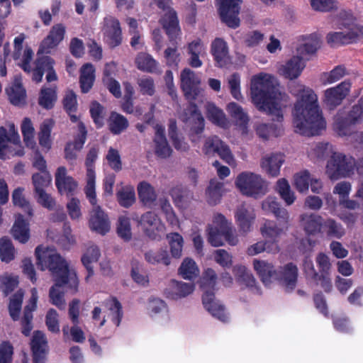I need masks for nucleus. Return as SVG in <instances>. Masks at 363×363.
<instances>
[{"label":"nucleus","mask_w":363,"mask_h":363,"mask_svg":"<svg viewBox=\"0 0 363 363\" xmlns=\"http://www.w3.org/2000/svg\"><path fill=\"white\" fill-rule=\"evenodd\" d=\"M284 157V154L272 153L262 159L261 167L269 176L277 177L280 173V168L285 161Z\"/></svg>","instance_id":"nucleus-22"},{"label":"nucleus","mask_w":363,"mask_h":363,"mask_svg":"<svg viewBox=\"0 0 363 363\" xmlns=\"http://www.w3.org/2000/svg\"><path fill=\"white\" fill-rule=\"evenodd\" d=\"M298 268L293 262L286 264L277 271L275 280L279 281L287 291L295 289L298 279Z\"/></svg>","instance_id":"nucleus-19"},{"label":"nucleus","mask_w":363,"mask_h":363,"mask_svg":"<svg viewBox=\"0 0 363 363\" xmlns=\"http://www.w3.org/2000/svg\"><path fill=\"white\" fill-rule=\"evenodd\" d=\"M23 296V291L19 289L10 298L9 312L13 321L19 320Z\"/></svg>","instance_id":"nucleus-42"},{"label":"nucleus","mask_w":363,"mask_h":363,"mask_svg":"<svg viewBox=\"0 0 363 363\" xmlns=\"http://www.w3.org/2000/svg\"><path fill=\"white\" fill-rule=\"evenodd\" d=\"M323 218L315 213H303L300 216V221L304 231L308 235H315L321 232Z\"/></svg>","instance_id":"nucleus-27"},{"label":"nucleus","mask_w":363,"mask_h":363,"mask_svg":"<svg viewBox=\"0 0 363 363\" xmlns=\"http://www.w3.org/2000/svg\"><path fill=\"white\" fill-rule=\"evenodd\" d=\"M55 182L59 193L65 194L67 196H73L78 187V182L72 177L67 175V169L64 166L57 169Z\"/></svg>","instance_id":"nucleus-16"},{"label":"nucleus","mask_w":363,"mask_h":363,"mask_svg":"<svg viewBox=\"0 0 363 363\" xmlns=\"http://www.w3.org/2000/svg\"><path fill=\"white\" fill-rule=\"evenodd\" d=\"M185 115V122L190 125V135L201 134L204 130L205 121L197 105L194 103L190 104Z\"/></svg>","instance_id":"nucleus-18"},{"label":"nucleus","mask_w":363,"mask_h":363,"mask_svg":"<svg viewBox=\"0 0 363 363\" xmlns=\"http://www.w3.org/2000/svg\"><path fill=\"white\" fill-rule=\"evenodd\" d=\"M109 131L113 135H120L125 131L129 123L128 119L123 115L116 112L111 111L107 120Z\"/></svg>","instance_id":"nucleus-34"},{"label":"nucleus","mask_w":363,"mask_h":363,"mask_svg":"<svg viewBox=\"0 0 363 363\" xmlns=\"http://www.w3.org/2000/svg\"><path fill=\"white\" fill-rule=\"evenodd\" d=\"M11 234L15 240L21 243H26L30 238V229L28 222L24 219L23 216L18 214L11 228Z\"/></svg>","instance_id":"nucleus-30"},{"label":"nucleus","mask_w":363,"mask_h":363,"mask_svg":"<svg viewBox=\"0 0 363 363\" xmlns=\"http://www.w3.org/2000/svg\"><path fill=\"white\" fill-rule=\"evenodd\" d=\"M52 128V123L51 120L45 121L40 125L38 133V140L40 145L47 151L52 146L51 131Z\"/></svg>","instance_id":"nucleus-44"},{"label":"nucleus","mask_w":363,"mask_h":363,"mask_svg":"<svg viewBox=\"0 0 363 363\" xmlns=\"http://www.w3.org/2000/svg\"><path fill=\"white\" fill-rule=\"evenodd\" d=\"M105 23L104 34L108 43L111 48L118 46L122 42V32L118 20L113 18H106Z\"/></svg>","instance_id":"nucleus-24"},{"label":"nucleus","mask_w":363,"mask_h":363,"mask_svg":"<svg viewBox=\"0 0 363 363\" xmlns=\"http://www.w3.org/2000/svg\"><path fill=\"white\" fill-rule=\"evenodd\" d=\"M300 98L292 111L296 133L305 136L320 135L326 128V122L318 104V96L310 88L301 86Z\"/></svg>","instance_id":"nucleus-3"},{"label":"nucleus","mask_w":363,"mask_h":363,"mask_svg":"<svg viewBox=\"0 0 363 363\" xmlns=\"http://www.w3.org/2000/svg\"><path fill=\"white\" fill-rule=\"evenodd\" d=\"M283 230H284L282 228L277 227L276 223L272 221H267L264 226L261 228L263 236L272 240L276 249L278 248V245L274 242L277 241V239L283 233Z\"/></svg>","instance_id":"nucleus-55"},{"label":"nucleus","mask_w":363,"mask_h":363,"mask_svg":"<svg viewBox=\"0 0 363 363\" xmlns=\"http://www.w3.org/2000/svg\"><path fill=\"white\" fill-rule=\"evenodd\" d=\"M116 197L121 206L129 208L135 201V190L131 186H125L116 193Z\"/></svg>","instance_id":"nucleus-52"},{"label":"nucleus","mask_w":363,"mask_h":363,"mask_svg":"<svg viewBox=\"0 0 363 363\" xmlns=\"http://www.w3.org/2000/svg\"><path fill=\"white\" fill-rule=\"evenodd\" d=\"M137 68L141 71L152 73L156 70L157 62L147 53L140 52L135 58Z\"/></svg>","instance_id":"nucleus-46"},{"label":"nucleus","mask_w":363,"mask_h":363,"mask_svg":"<svg viewBox=\"0 0 363 363\" xmlns=\"http://www.w3.org/2000/svg\"><path fill=\"white\" fill-rule=\"evenodd\" d=\"M350 87L351 84L345 81L334 87L327 89L324 91L323 99L324 106L330 111L335 109L349 94Z\"/></svg>","instance_id":"nucleus-11"},{"label":"nucleus","mask_w":363,"mask_h":363,"mask_svg":"<svg viewBox=\"0 0 363 363\" xmlns=\"http://www.w3.org/2000/svg\"><path fill=\"white\" fill-rule=\"evenodd\" d=\"M99 150L95 147H91L86 155L85 165L86 168V184L84 187V194L86 199L91 204H96V173H95V161L98 157Z\"/></svg>","instance_id":"nucleus-10"},{"label":"nucleus","mask_w":363,"mask_h":363,"mask_svg":"<svg viewBox=\"0 0 363 363\" xmlns=\"http://www.w3.org/2000/svg\"><path fill=\"white\" fill-rule=\"evenodd\" d=\"M235 218L239 227V230L243 233H247L250 230L252 223L255 218V215L252 209H249L244 205H242L238 208Z\"/></svg>","instance_id":"nucleus-29"},{"label":"nucleus","mask_w":363,"mask_h":363,"mask_svg":"<svg viewBox=\"0 0 363 363\" xmlns=\"http://www.w3.org/2000/svg\"><path fill=\"white\" fill-rule=\"evenodd\" d=\"M21 129L23 137V140L27 146H33L34 142V128L31 120L29 118H25L21 123Z\"/></svg>","instance_id":"nucleus-61"},{"label":"nucleus","mask_w":363,"mask_h":363,"mask_svg":"<svg viewBox=\"0 0 363 363\" xmlns=\"http://www.w3.org/2000/svg\"><path fill=\"white\" fill-rule=\"evenodd\" d=\"M223 182L217 179H211L209 185L206 190L207 202L209 205L215 206L220 203L222 197Z\"/></svg>","instance_id":"nucleus-38"},{"label":"nucleus","mask_w":363,"mask_h":363,"mask_svg":"<svg viewBox=\"0 0 363 363\" xmlns=\"http://www.w3.org/2000/svg\"><path fill=\"white\" fill-rule=\"evenodd\" d=\"M145 260L151 264H163L169 265L170 257L166 250L160 249L157 251L150 250L145 254Z\"/></svg>","instance_id":"nucleus-50"},{"label":"nucleus","mask_w":363,"mask_h":363,"mask_svg":"<svg viewBox=\"0 0 363 363\" xmlns=\"http://www.w3.org/2000/svg\"><path fill=\"white\" fill-rule=\"evenodd\" d=\"M101 255L100 250L96 245L89 247L82 257V262L86 269L87 274L85 277L86 281L94 275V269L91 263L96 262Z\"/></svg>","instance_id":"nucleus-35"},{"label":"nucleus","mask_w":363,"mask_h":363,"mask_svg":"<svg viewBox=\"0 0 363 363\" xmlns=\"http://www.w3.org/2000/svg\"><path fill=\"white\" fill-rule=\"evenodd\" d=\"M181 89L187 99H196L200 94V77L191 69L184 68L180 74Z\"/></svg>","instance_id":"nucleus-12"},{"label":"nucleus","mask_w":363,"mask_h":363,"mask_svg":"<svg viewBox=\"0 0 363 363\" xmlns=\"http://www.w3.org/2000/svg\"><path fill=\"white\" fill-rule=\"evenodd\" d=\"M65 28L62 24L54 26L48 35L40 43L38 52L49 54L51 49L57 47L64 39Z\"/></svg>","instance_id":"nucleus-20"},{"label":"nucleus","mask_w":363,"mask_h":363,"mask_svg":"<svg viewBox=\"0 0 363 363\" xmlns=\"http://www.w3.org/2000/svg\"><path fill=\"white\" fill-rule=\"evenodd\" d=\"M354 124L346 116H341L339 113L335 116L334 121V130L340 136L350 135L354 132Z\"/></svg>","instance_id":"nucleus-40"},{"label":"nucleus","mask_w":363,"mask_h":363,"mask_svg":"<svg viewBox=\"0 0 363 363\" xmlns=\"http://www.w3.org/2000/svg\"><path fill=\"white\" fill-rule=\"evenodd\" d=\"M305 66L302 57L294 56L279 69V71L285 78L291 80L301 75Z\"/></svg>","instance_id":"nucleus-26"},{"label":"nucleus","mask_w":363,"mask_h":363,"mask_svg":"<svg viewBox=\"0 0 363 363\" xmlns=\"http://www.w3.org/2000/svg\"><path fill=\"white\" fill-rule=\"evenodd\" d=\"M213 223H221V233L225 240L230 245H235L238 243V238L234 235L232 228L225 217L218 213L216 216Z\"/></svg>","instance_id":"nucleus-48"},{"label":"nucleus","mask_w":363,"mask_h":363,"mask_svg":"<svg viewBox=\"0 0 363 363\" xmlns=\"http://www.w3.org/2000/svg\"><path fill=\"white\" fill-rule=\"evenodd\" d=\"M235 185L242 194L247 196L257 198L265 193L264 181L252 172L240 173L236 178Z\"/></svg>","instance_id":"nucleus-7"},{"label":"nucleus","mask_w":363,"mask_h":363,"mask_svg":"<svg viewBox=\"0 0 363 363\" xmlns=\"http://www.w3.org/2000/svg\"><path fill=\"white\" fill-rule=\"evenodd\" d=\"M104 304L112 313V322L116 326H119L123 315L122 305L120 301L116 297H111L105 300Z\"/></svg>","instance_id":"nucleus-49"},{"label":"nucleus","mask_w":363,"mask_h":363,"mask_svg":"<svg viewBox=\"0 0 363 363\" xmlns=\"http://www.w3.org/2000/svg\"><path fill=\"white\" fill-rule=\"evenodd\" d=\"M90 116L96 128H101L104 125V107L98 101L91 103L89 108Z\"/></svg>","instance_id":"nucleus-54"},{"label":"nucleus","mask_w":363,"mask_h":363,"mask_svg":"<svg viewBox=\"0 0 363 363\" xmlns=\"http://www.w3.org/2000/svg\"><path fill=\"white\" fill-rule=\"evenodd\" d=\"M227 111L230 116L235 119L236 125L242 128H246L249 118L242 108L235 102H230L227 106Z\"/></svg>","instance_id":"nucleus-39"},{"label":"nucleus","mask_w":363,"mask_h":363,"mask_svg":"<svg viewBox=\"0 0 363 363\" xmlns=\"http://www.w3.org/2000/svg\"><path fill=\"white\" fill-rule=\"evenodd\" d=\"M234 271L238 280L244 283L247 286L252 287L255 284V277L245 267L236 266L234 268Z\"/></svg>","instance_id":"nucleus-63"},{"label":"nucleus","mask_w":363,"mask_h":363,"mask_svg":"<svg viewBox=\"0 0 363 363\" xmlns=\"http://www.w3.org/2000/svg\"><path fill=\"white\" fill-rule=\"evenodd\" d=\"M155 154L161 159H166L170 157L172 152L169 145L163 130L157 129L155 138Z\"/></svg>","instance_id":"nucleus-33"},{"label":"nucleus","mask_w":363,"mask_h":363,"mask_svg":"<svg viewBox=\"0 0 363 363\" xmlns=\"http://www.w3.org/2000/svg\"><path fill=\"white\" fill-rule=\"evenodd\" d=\"M316 263L319 269L320 284L325 292L331 291L333 285L330 278V269L331 264L329 257L323 252H320L316 257Z\"/></svg>","instance_id":"nucleus-21"},{"label":"nucleus","mask_w":363,"mask_h":363,"mask_svg":"<svg viewBox=\"0 0 363 363\" xmlns=\"http://www.w3.org/2000/svg\"><path fill=\"white\" fill-rule=\"evenodd\" d=\"M203 152L205 155L209 156H213L217 154L228 164H230L233 160V157L229 147L216 135L209 137L206 140Z\"/></svg>","instance_id":"nucleus-13"},{"label":"nucleus","mask_w":363,"mask_h":363,"mask_svg":"<svg viewBox=\"0 0 363 363\" xmlns=\"http://www.w3.org/2000/svg\"><path fill=\"white\" fill-rule=\"evenodd\" d=\"M253 267L264 285L270 284L272 279H276L277 270L272 263L264 260L255 259Z\"/></svg>","instance_id":"nucleus-28"},{"label":"nucleus","mask_w":363,"mask_h":363,"mask_svg":"<svg viewBox=\"0 0 363 363\" xmlns=\"http://www.w3.org/2000/svg\"><path fill=\"white\" fill-rule=\"evenodd\" d=\"M160 23L168 36L170 45L164 52L167 64L169 67H177L180 61L178 45L179 40L181 38L182 31L176 11L173 9L169 10L161 18Z\"/></svg>","instance_id":"nucleus-4"},{"label":"nucleus","mask_w":363,"mask_h":363,"mask_svg":"<svg viewBox=\"0 0 363 363\" xmlns=\"http://www.w3.org/2000/svg\"><path fill=\"white\" fill-rule=\"evenodd\" d=\"M138 193L140 201L145 205H150L157 199L154 188L146 182H142L139 184Z\"/></svg>","instance_id":"nucleus-45"},{"label":"nucleus","mask_w":363,"mask_h":363,"mask_svg":"<svg viewBox=\"0 0 363 363\" xmlns=\"http://www.w3.org/2000/svg\"><path fill=\"white\" fill-rule=\"evenodd\" d=\"M15 248L11 240L8 238L0 239V259L6 263L12 261L15 257Z\"/></svg>","instance_id":"nucleus-53"},{"label":"nucleus","mask_w":363,"mask_h":363,"mask_svg":"<svg viewBox=\"0 0 363 363\" xmlns=\"http://www.w3.org/2000/svg\"><path fill=\"white\" fill-rule=\"evenodd\" d=\"M140 224L145 234L152 240H156L160 237L159 232L164 228L160 219L152 211H147L143 214L140 220Z\"/></svg>","instance_id":"nucleus-17"},{"label":"nucleus","mask_w":363,"mask_h":363,"mask_svg":"<svg viewBox=\"0 0 363 363\" xmlns=\"http://www.w3.org/2000/svg\"><path fill=\"white\" fill-rule=\"evenodd\" d=\"M10 130L12 132L9 135L6 129L3 126L0 127V159L6 158L5 150L8 147V142H11L13 144L20 143V137L18 132L15 130L14 124L10 125Z\"/></svg>","instance_id":"nucleus-36"},{"label":"nucleus","mask_w":363,"mask_h":363,"mask_svg":"<svg viewBox=\"0 0 363 363\" xmlns=\"http://www.w3.org/2000/svg\"><path fill=\"white\" fill-rule=\"evenodd\" d=\"M93 209L90 213L89 226L92 231L100 235H106L111 228L110 221L108 215L101 209V206L91 204Z\"/></svg>","instance_id":"nucleus-14"},{"label":"nucleus","mask_w":363,"mask_h":363,"mask_svg":"<svg viewBox=\"0 0 363 363\" xmlns=\"http://www.w3.org/2000/svg\"><path fill=\"white\" fill-rule=\"evenodd\" d=\"M262 209L267 213H273L277 219L282 223L286 228L289 223V213L286 209L281 208L275 198L267 197L262 203Z\"/></svg>","instance_id":"nucleus-23"},{"label":"nucleus","mask_w":363,"mask_h":363,"mask_svg":"<svg viewBox=\"0 0 363 363\" xmlns=\"http://www.w3.org/2000/svg\"><path fill=\"white\" fill-rule=\"evenodd\" d=\"M214 225L208 228V241L213 247L222 246L223 236L221 233V223H214Z\"/></svg>","instance_id":"nucleus-58"},{"label":"nucleus","mask_w":363,"mask_h":363,"mask_svg":"<svg viewBox=\"0 0 363 363\" xmlns=\"http://www.w3.org/2000/svg\"><path fill=\"white\" fill-rule=\"evenodd\" d=\"M57 100V93L55 89L50 87L42 88L38 98V104L43 108L50 110L53 108Z\"/></svg>","instance_id":"nucleus-47"},{"label":"nucleus","mask_w":363,"mask_h":363,"mask_svg":"<svg viewBox=\"0 0 363 363\" xmlns=\"http://www.w3.org/2000/svg\"><path fill=\"white\" fill-rule=\"evenodd\" d=\"M363 38V26L351 24L347 32H330L326 35L327 43L331 48L356 43Z\"/></svg>","instance_id":"nucleus-9"},{"label":"nucleus","mask_w":363,"mask_h":363,"mask_svg":"<svg viewBox=\"0 0 363 363\" xmlns=\"http://www.w3.org/2000/svg\"><path fill=\"white\" fill-rule=\"evenodd\" d=\"M216 280L217 274L213 269L208 268L204 271L200 283V286L203 291L202 303L204 308L213 317L225 322L228 318L225 313V307L215 301L214 290Z\"/></svg>","instance_id":"nucleus-5"},{"label":"nucleus","mask_w":363,"mask_h":363,"mask_svg":"<svg viewBox=\"0 0 363 363\" xmlns=\"http://www.w3.org/2000/svg\"><path fill=\"white\" fill-rule=\"evenodd\" d=\"M277 191L279 194L281 198L285 201L287 205H291L296 196L294 191H291L288 181L284 179H280L277 182Z\"/></svg>","instance_id":"nucleus-51"},{"label":"nucleus","mask_w":363,"mask_h":363,"mask_svg":"<svg viewBox=\"0 0 363 363\" xmlns=\"http://www.w3.org/2000/svg\"><path fill=\"white\" fill-rule=\"evenodd\" d=\"M30 350L33 363H45L49 349L47 338L43 332L36 330L33 333Z\"/></svg>","instance_id":"nucleus-15"},{"label":"nucleus","mask_w":363,"mask_h":363,"mask_svg":"<svg viewBox=\"0 0 363 363\" xmlns=\"http://www.w3.org/2000/svg\"><path fill=\"white\" fill-rule=\"evenodd\" d=\"M95 81V69L91 63H86L80 69L79 84L81 91L88 93Z\"/></svg>","instance_id":"nucleus-32"},{"label":"nucleus","mask_w":363,"mask_h":363,"mask_svg":"<svg viewBox=\"0 0 363 363\" xmlns=\"http://www.w3.org/2000/svg\"><path fill=\"white\" fill-rule=\"evenodd\" d=\"M363 116V96L358 100L348 112L346 117L354 125L359 123Z\"/></svg>","instance_id":"nucleus-64"},{"label":"nucleus","mask_w":363,"mask_h":363,"mask_svg":"<svg viewBox=\"0 0 363 363\" xmlns=\"http://www.w3.org/2000/svg\"><path fill=\"white\" fill-rule=\"evenodd\" d=\"M354 158L342 153L333 152L326 165V173L332 180L350 176L354 173Z\"/></svg>","instance_id":"nucleus-6"},{"label":"nucleus","mask_w":363,"mask_h":363,"mask_svg":"<svg viewBox=\"0 0 363 363\" xmlns=\"http://www.w3.org/2000/svg\"><path fill=\"white\" fill-rule=\"evenodd\" d=\"M117 234L124 241H129L132 238L130 220L126 216H120L117 225Z\"/></svg>","instance_id":"nucleus-60"},{"label":"nucleus","mask_w":363,"mask_h":363,"mask_svg":"<svg viewBox=\"0 0 363 363\" xmlns=\"http://www.w3.org/2000/svg\"><path fill=\"white\" fill-rule=\"evenodd\" d=\"M220 21L228 27L235 29L240 25L239 13L241 0H216Z\"/></svg>","instance_id":"nucleus-8"},{"label":"nucleus","mask_w":363,"mask_h":363,"mask_svg":"<svg viewBox=\"0 0 363 363\" xmlns=\"http://www.w3.org/2000/svg\"><path fill=\"white\" fill-rule=\"evenodd\" d=\"M23 189L18 187L16 189L12 194V201L15 206L22 208L24 211L29 216H33V208L28 201H26L23 194Z\"/></svg>","instance_id":"nucleus-59"},{"label":"nucleus","mask_w":363,"mask_h":363,"mask_svg":"<svg viewBox=\"0 0 363 363\" xmlns=\"http://www.w3.org/2000/svg\"><path fill=\"white\" fill-rule=\"evenodd\" d=\"M275 79L268 74L254 76L251 80L250 92L252 99L259 110L266 112L272 120L279 124L262 123L256 128L257 135L264 140L270 137H279L282 134L281 122L284 119L279 101L281 92L275 85Z\"/></svg>","instance_id":"nucleus-1"},{"label":"nucleus","mask_w":363,"mask_h":363,"mask_svg":"<svg viewBox=\"0 0 363 363\" xmlns=\"http://www.w3.org/2000/svg\"><path fill=\"white\" fill-rule=\"evenodd\" d=\"M211 52L217 67H223L228 64V48L224 40L216 38L211 43Z\"/></svg>","instance_id":"nucleus-25"},{"label":"nucleus","mask_w":363,"mask_h":363,"mask_svg":"<svg viewBox=\"0 0 363 363\" xmlns=\"http://www.w3.org/2000/svg\"><path fill=\"white\" fill-rule=\"evenodd\" d=\"M6 91L9 101L13 105L20 106L25 104L26 92L21 83L13 84Z\"/></svg>","instance_id":"nucleus-41"},{"label":"nucleus","mask_w":363,"mask_h":363,"mask_svg":"<svg viewBox=\"0 0 363 363\" xmlns=\"http://www.w3.org/2000/svg\"><path fill=\"white\" fill-rule=\"evenodd\" d=\"M320 233L325 234L330 238L340 239L345 235V229L342 225L333 218L323 220Z\"/></svg>","instance_id":"nucleus-37"},{"label":"nucleus","mask_w":363,"mask_h":363,"mask_svg":"<svg viewBox=\"0 0 363 363\" xmlns=\"http://www.w3.org/2000/svg\"><path fill=\"white\" fill-rule=\"evenodd\" d=\"M206 111V117L212 123L223 128H228L229 127V121L225 114L222 109L217 107L213 103H207Z\"/></svg>","instance_id":"nucleus-31"},{"label":"nucleus","mask_w":363,"mask_h":363,"mask_svg":"<svg viewBox=\"0 0 363 363\" xmlns=\"http://www.w3.org/2000/svg\"><path fill=\"white\" fill-rule=\"evenodd\" d=\"M308 38L310 42L306 43L297 48V52L300 55H313L320 47V40L317 33L311 34Z\"/></svg>","instance_id":"nucleus-56"},{"label":"nucleus","mask_w":363,"mask_h":363,"mask_svg":"<svg viewBox=\"0 0 363 363\" xmlns=\"http://www.w3.org/2000/svg\"><path fill=\"white\" fill-rule=\"evenodd\" d=\"M38 269L42 271L49 269L52 275L55 285L49 291L50 303L60 310L65 309V301L64 292L59 289L62 286H67L76 291L78 286V279L74 272H71L66 260L63 259L54 249L38 245L35 250Z\"/></svg>","instance_id":"nucleus-2"},{"label":"nucleus","mask_w":363,"mask_h":363,"mask_svg":"<svg viewBox=\"0 0 363 363\" xmlns=\"http://www.w3.org/2000/svg\"><path fill=\"white\" fill-rule=\"evenodd\" d=\"M172 257L179 258L182 256L184 240L178 233H170L167 235Z\"/></svg>","instance_id":"nucleus-57"},{"label":"nucleus","mask_w":363,"mask_h":363,"mask_svg":"<svg viewBox=\"0 0 363 363\" xmlns=\"http://www.w3.org/2000/svg\"><path fill=\"white\" fill-rule=\"evenodd\" d=\"M179 274L184 279L193 280L199 274V270L194 259L186 257L179 268Z\"/></svg>","instance_id":"nucleus-43"},{"label":"nucleus","mask_w":363,"mask_h":363,"mask_svg":"<svg viewBox=\"0 0 363 363\" xmlns=\"http://www.w3.org/2000/svg\"><path fill=\"white\" fill-rule=\"evenodd\" d=\"M310 173L308 170L296 173L294 177V186L296 189L301 192H306L309 188L311 180Z\"/></svg>","instance_id":"nucleus-62"}]
</instances>
